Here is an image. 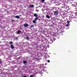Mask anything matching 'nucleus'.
<instances>
[{
  "instance_id": "nucleus-1",
  "label": "nucleus",
  "mask_w": 77,
  "mask_h": 77,
  "mask_svg": "<svg viewBox=\"0 0 77 77\" xmlns=\"http://www.w3.org/2000/svg\"><path fill=\"white\" fill-rule=\"evenodd\" d=\"M54 15H57L59 14V12L58 11H54Z\"/></svg>"
},
{
  "instance_id": "nucleus-2",
  "label": "nucleus",
  "mask_w": 77,
  "mask_h": 77,
  "mask_svg": "<svg viewBox=\"0 0 77 77\" xmlns=\"http://www.w3.org/2000/svg\"><path fill=\"white\" fill-rule=\"evenodd\" d=\"M34 5H29V8H33Z\"/></svg>"
},
{
  "instance_id": "nucleus-3",
  "label": "nucleus",
  "mask_w": 77,
  "mask_h": 77,
  "mask_svg": "<svg viewBox=\"0 0 77 77\" xmlns=\"http://www.w3.org/2000/svg\"><path fill=\"white\" fill-rule=\"evenodd\" d=\"M10 47L11 48H12V49H13V48H14V45H11Z\"/></svg>"
},
{
  "instance_id": "nucleus-4",
  "label": "nucleus",
  "mask_w": 77,
  "mask_h": 77,
  "mask_svg": "<svg viewBox=\"0 0 77 77\" xmlns=\"http://www.w3.org/2000/svg\"><path fill=\"white\" fill-rule=\"evenodd\" d=\"M34 16L35 17H38V15L36 14L35 13L34 14Z\"/></svg>"
},
{
  "instance_id": "nucleus-5",
  "label": "nucleus",
  "mask_w": 77,
  "mask_h": 77,
  "mask_svg": "<svg viewBox=\"0 0 77 77\" xmlns=\"http://www.w3.org/2000/svg\"><path fill=\"white\" fill-rule=\"evenodd\" d=\"M15 17L16 18H18V19H19V18H20V16H15Z\"/></svg>"
},
{
  "instance_id": "nucleus-6",
  "label": "nucleus",
  "mask_w": 77,
  "mask_h": 77,
  "mask_svg": "<svg viewBox=\"0 0 77 77\" xmlns=\"http://www.w3.org/2000/svg\"><path fill=\"white\" fill-rule=\"evenodd\" d=\"M28 26V25L27 24H25L24 25V27H27Z\"/></svg>"
},
{
  "instance_id": "nucleus-7",
  "label": "nucleus",
  "mask_w": 77,
  "mask_h": 77,
  "mask_svg": "<svg viewBox=\"0 0 77 77\" xmlns=\"http://www.w3.org/2000/svg\"><path fill=\"white\" fill-rule=\"evenodd\" d=\"M46 17L47 18H48V19H49V18H50V16H49V15H46Z\"/></svg>"
},
{
  "instance_id": "nucleus-8",
  "label": "nucleus",
  "mask_w": 77,
  "mask_h": 77,
  "mask_svg": "<svg viewBox=\"0 0 77 77\" xmlns=\"http://www.w3.org/2000/svg\"><path fill=\"white\" fill-rule=\"evenodd\" d=\"M38 17H36L35 18V20L36 21H37V20H38Z\"/></svg>"
},
{
  "instance_id": "nucleus-9",
  "label": "nucleus",
  "mask_w": 77,
  "mask_h": 77,
  "mask_svg": "<svg viewBox=\"0 0 77 77\" xmlns=\"http://www.w3.org/2000/svg\"><path fill=\"white\" fill-rule=\"evenodd\" d=\"M43 69L44 70H45V69H46V67L44 66H42Z\"/></svg>"
},
{
  "instance_id": "nucleus-10",
  "label": "nucleus",
  "mask_w": 77,
  "mask_h": 77,
  "mask_svg": "<svg viewBox=\"0 0 77 77\" xmlns=\"http://www.w3.org/2000/svg\"><path fill=\"white\" fill-rule=\"evenodd\" d=\"M12 44H13V42H9V44H10V45Z\"/></svg>"
},
{
  "instance_id": "nucleus-11",
  "label": "nucleus",
  "mask_w": 77,
  "mask_h": 77,
  "mask_svg": "<svg viewBox=\"0 0 77 77\" xmlns=\"http://www.w3.org/2000/svg\"><path fill=\"white\" fill-rule=\"evenodd\" d=\"M23 63L24 64H26V63H27V61H23Z\"/></svg>"
},
{
  "instance_id": "nucleus-12",
  "label": "nucleus",
  "mask_w": 77,
  "mask_h": 77,
  "mask_svg": "<svg viewBox=\"0 0 77 77\" xmlns=\"http://www.w3.org/2000/svg\"><path fill=\"white\" fill-rule=\"evenodd\" d=\"M32 23H36V21L35 20H33L32 21Z\"/></svg>"
},
{
  "instance_id": "nucleus-13",
  "label": "nucleus",
  "mask_w": 77,
  "mask_h": 77,
  "mask_svg": "<svg viewBox=\"0 0 77 77\" xmlns=\"http://www.w3.org/2000/svg\"><path fill=\"white\" fill-rule=\"evenodd\" d=\"M20 32H21V31H18L17 32V33H20Z\"/></svg>"
},
{
  "instance_id": "nucleus-14",
  "label": "nucleus",
  "mask_w": 77,
  "mask_h": 77,
  "mask_svg": "<svg viewBox=\"0 0 77 77\" xmlns=\"http://www.w3.org/2000/svg\"><path fill=\"white\" fill-rule=\"evenodd\" d=\"M26 38V39H29V36H27Z\"/></svg>"
},
{
  "instance_id": "nucleus-15",
  "label": "nucleus",
  "mask_w": 77,
  "mask_h": 77,
  "mask_svg": "<svg viewBox=\"0 0 77 77\" xmlns=\"http://www.w3.org/2000/svg\"><path fill=\"white\" fill-rule=\"evenodd\" d=\"M41 2H42L43 3V2H45V0H41Z\"/></svg>"
},
{
  "instance_id": "nucleus-16",
  "label": "nucleus",
  "mask_w": 77,
  "mask_h": 77,
  "mask_svg": "<svg viewBox=\"0 0 77 77\" xmlns=\"http://www.w3.org/2000/svg\"><path fill=\"white\" fill-rule=\"evenodd\" d=\"M30 77H34V75H31L30 76Z\"/></svg>"
},
{
  "instance_id": "nucleus-17",
  "label": "nucleus",
  "mask_w": 77,
  "mask_h": 77,
  "mask_svg": "<svg viewBox=\"0 0 77 77\" xmlns=\"http://www.w3.org/2000/svg\"><path fill=\"white\" fill-rule=\"evenodd\" d=\"M66 27H68V26H69V24H66Z\"/></svg>"
},
{
  "instance_id": "nucleus-18",
  "label": "nucleus",
  "mask_w": 77,
  "mask_h": 77,
  "mask_svg": "<svg viewBox=\"0 0 77 77\" xmlns=\"http://www.w3.org/2000/svg\"><path fill=\"white\" fill-rule=\"evenodd\" d=\"M69 23H70L69 21H67V23H68V24H69Z\"/></svg>"
},
{
  "instance_id": "nucleus-19",
  "label": "nucleus",
  "mask_w": 77,
  "mask_h": 77,
  "mask_svg": "<svg viewBox=\"0 0 77 77\" xmlns=\"http://www.w3.org/2000/svg\"><path fill=\"white\" fill-rule=\"evenodd\" d=\"M34 27V25H31V27Z\"/></svg>"
},
{
  "instance_id": "nucleus-20",
  "label": "nucleus",
  "mask_w": 77,
  "mask_h": 77,
  "mask_svg": "<svg viewBox=\"0 0 77 77\" xmlns=\"http://www.w3.org/2000/svg\"><path fill=\"white\" fill-rule=\"evenodd\" d=\"M2 61H0V64H1L2 63Z\"/></svg>"
},
{
  "instance_id": "nucleus-21",
  "label": "nucleus",
  "mask_w": 77,
  "mask_h": 77,
  "mask_svg": "<svg viewBox=\"0 0 77 77\" xmlns=\"http://www.w3.org/2000/svg\"><path fill=\"white\" fill-rule=\"evenodd\" d=\"M48 62L49 63V62H50V60H48Z\"/></svg>"
},
{
  "instance_id": "nucleus-22",
  "label": "nucleus",
  "mask_w": 77,
  "mask_h": 77,
  "mask_svg": "<svg viewBox=\"0 0 77 77\" xmlns=\"http://www.w3.org/2000/svg\"><path fill=\"white\" fill-rule=\"evenodd\" d=\"M12 22H14V20H12Z\"/></svg>"
},
{
  "instance_id": "nucleus-23",
  "label": "nucleus",
  "mask_w": 77,
  "mask_h": 77,
  "mask_svg": "<svg viewBox=\"0 0 77 77\" xmlns=\"http://www.w3.org/2000/svg\"><path fill=\"white\" fill-rule=\"evenodd\" d=\"M47 65V63H45V65Z\"/></svg>"
},
{
  "instance_id": "nucleus-24",
  "label": "nucleus",
  "mask_w": 77,
  "mask_h": 77,
  "mask_svg": "<svg viewBox=\"0 0 77 77\" xmlns=\"http://www.w3.org/2000/svg\"><path fill=\"white\" fill-rule=\"evenodd\" d=\"M15 39H17V38H16Z\"/></svg>"
},
{
  "instance_id": "nucleus-25",
  "label": "nucleus",
  "mask_w": 77,
  "mask_h": 77,
  "mask_svg": "<svg viewBox=\"0 0 77 77\" xmlns=\"http://www.w3.org/2000/svg\"><path fill=\"white\" fill-rule=\"evenodd\" d=\"M10 60H11V59H10Z\"/></svg>"
},
{
  "instance_id": "nucleus-26",
  "label": "nucleus",
  "mask_w": 77,
  "mask_h": 77,
  "mask_svg": "<svg viewBox=\"0 0 77 77\" xmlns=\"http://www.w3.org/2000/svg\"><path fill=\"white\" fill-rule=\"evenodd\" d=\"M2 17H3V16H2Z\"/></svg>"
}]
</instances>
